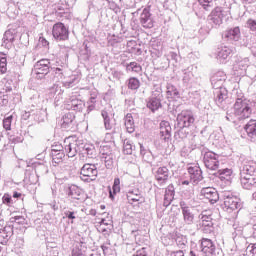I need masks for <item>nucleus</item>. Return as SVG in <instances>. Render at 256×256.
I'll use <instances>...</instances> for the list:
<instances>
[{"label":"nucleus","mask_w":256,"mask_h":256,"mask_svg":"<svg viewBox=\"0 0 256 256\" xmlns=\"http://www.w3.org/2000/svg\"><path fill=\"white\" fill-rule=\"evenodd\" d=\"M234 115L238 117L239 121H245V119H249L253 113V109L251 108V101L243 98H237L234 106Z\"/></svg>","instance_id":"f257e3e1"},{"label":"nucleus","mask_w":256,"mask_h":256,"mask_svg":"<svg viewBox=\"0 0 256 256\" xmlns=\"http://www.w3.org/2000/svg\"><path fill=\"white\" fill-rule=\"evenodd\" d=\"M241 184L244 189H251L256 185V167L251 164H246L241 174Z\"/></svg>","instance_id":"f03ea898"},{"label":"nucleus","mask_w":256,"mask_h":256,"mask_svg":"<svg viewBox=\"0 0 256 256\" xmlns=\"http://www.w3.org/2000/svg\"><path fill=\"white\" fill-rule=\"evenodd\" d=\"M80 175L82 181H86V183H91V181H95V179H97L99 171L97 170V166L87 163L84 164L81 168Z\"/></svg>","instance_id":"7ed1b4c3"},{"label":"nucleus","mask_w":256,"mask_h":256,"mask_svg":"<svg viewBox=\"0 0 256 256\" xmlns=\"http://www.w3.org/2000/svg\"><path fill=\"white\" fill-rule=\"evenodd\" d=\"M52 37L55 41H68L69 40V28L62 22H57L52 27Z\"/></svg>","instance_id":"20e7f679"},{"label":"nucleus","mask_w":256,"mask_h":256,"mask_svg":"<svg viewBox=\"0 0 256 256\" xmlns=\"http://www.w3.org/2000/svg\"><path fill=\"white\" fill-rule=\"evenodd\" d=\"M176 121L179 129H185V127H191L195 123V117L188 110H184L178 114Z\"/></svg>","instance_id":"39448f33"},{"label":"nucleus","mask_w":256,"mask_h":256,"mask_svg":"<svg viewBox=\"0 0 256 256\" xmlns=\"http://www.w3.org/2000/svg\"><path fill=\"white\" fill-rule=\"evenodd\" d=\"M203 161L205 167L210 171H217V169H219V159L217 157V154H215L214 152H206L204 154Z\"/></svg>","instance_id":"423d86ee"},{"label":"nucleus","mask_w":256,"mask_h":256,"mask_svg":"<svg viewBox=\"0 0 256 256\" xmlns=\"http://www.w3.org/2000/svg\"><path fill=\"white\" fill-rule=\"evenodd\" d=\"M224 209L226 211H237V209H241V199L234 195L225 196Z\"/></svg>","instance_id":"0eeeda50"},{"label":"nucleus","mask_w":256,"mask_h":256,"mask_svg":"<svg viewBox=\"0 0 256 256\" xmlns=\"http://www.w3.org/2000/svg\"><path fill=\"white\" fill-rule=\"evenodd\" d=\"M201 251L204 256H213L215 255V243L209 238L201 239Z\"/></svg>","instance_id":"6e6552de"},{"label":"nucleus","mask_w":256,"mask_h":256,"mask_svg":"<svg viewBox=\"0 0 256 256\" xmlns=\"http://www.w3.org/2000/svg\"><path fill=\"white\" fill-rule=\"evenodd\" d=\"M127 199L130 205H133V203H145V197L138 188L129 190L127 192Z\"/></svg>","instance_id":"1a4fd4ad"},{"label":"nucleus","mask_w":256,"mask_h":256,"mask_svg":"<svg viewBox=\"0 0 256 256\" xmlns=\"http://www.w3.org/2000/svg\"><path fill=\"white\" fill-rule=\"evenodd\" d=\"M222 37L226 41H239V39H241V28L236 26L234 28L225 30Z\"/></svg>","instance_id":"9d476101"},{"label":"nucleus","mask_w":256,"mask_h":256,"mask_svg":"<svg viewBox=\"0 0 256 256\" xmlns=\"http://www.w3.org/2000/svg\"><path fill=\"white\" fill-rule=\"evenodd\" d=\"M201 195L205 197V199H208L212 205L214 203H217L219 201V193H217V190L215 188L206 187L201 190Z\"/></svg>","instance_id":"9b49d317"},{"label":"nucleus","mask_w":256,"mask_h":256,"mask_svg":"<svg viewBox=\"0 0 256 256\" xmlns=\"http://www.w3.org/2000/svg\"><path fill=\"white\" fill-rule=\"evenodd\" d=\"M140 23L144 29H153V19L149 9L144 8L140 15Z\"/></svg>","instance_id":"f8f14e48"},{"label":"nucleus","mask_w":256,"mask_h":256,"mask_svg":"<svg viewBox=\"0 0 256 256\" xmlns=\"http://www.w3.org/2000/svg\"><path fill=\"white\" fill-rule=\"evenodd\" d=\"M49 65H51L49 59H42L38 61L34 66L36 75H47V73H49Z\"/></svg>","instance_id":"ddd939ff"},{"label":"nucleus","mask_w":256,"mask_h":256,"mask_svg":"<svg viewBox=\"0 0 256 256\" xmlns=\"http://www.w3.org/2000/svg\"><path fill=\"white\" fill-rule=\"evenodd\" d=\"M160 136L164 141H169L171 139V124L169 121L160 122Z\"/></svg>","instance_id":"4468645a"},{"label":"nucleus","mask_w":256,"mask_h":256,"mask_svg":"<svg viewBox=\"0 0 256 256\" xmlns=\"http://www.w3.org/2000/svg\"><path fill=\"white\" fill-rule=\"evenodd\" d=\"M224 17L225 14H223V8L219 6L215 7L210 14L211 21H213L215 25H221Z\"/></svg>","instance_id":"2eb2a0df"},{"label":"nucleus","mask_w":256,"mask_h":256,"mask_svg":"<svg viewBox=\"0 0 256 256\" xmlns=\"http://www.w3.org/2000/svg\"><path fill=\"white\" fill-rule=\"evenodd\" d=\"M155 179L159 183H166L169 179V169L165 166L159 167L155 173Z\"/></svg>","instance_id":"dca6fc26"},{"label":"nucleus","mask_w":256,"mask_h":256,"mask_svg":"<svg viewBox=\"0 0 256 256\" xmlns=\"http://www.w3.org/2000/svg\"><path fill=\"white\" fill-rule=\"evenodd\" d=\"M244 130L246 131L248 137L250 139H255L256 137V120L251 119L247 122V124L244 126Z\"/></svg>","instance_id":"f3484780"},{"label":"nucleus","mask_w":256,"mask_h":256,"mask_svg":"<svg viewBox=\"0 0 256 256\" xmlns=\"http://www.w3.org/2000/svg\"><path fill=\"white\" fill-rule=\"evenodd\" d=\"M218 177L221 181H227L228 183H231V180L233 179V169L226 168L219 170Z\"/></svg>","instance_id":"a211bd4d"},{"label":"nucleus","mask_w":256,"mask_h":256,"mask_svg":"<svg viewBox=\"0 0 256 256\" xmlns=\"http://www.w3.org/2000/svg\"><path fill=\"white\" fill-rule=\"evenodd\" d=\"M188 173H189L190 179H191V181H193V183H197V181H201L202 176H201V169H199V167H197V166L189 167Z\"/></svg>","instance_id":"6ab92c4d"},{"label":"nucleus","mask_w":256,"mask_h":256,"mask_svg":"<svg viewBox=\"0 0 256 256\" xmlns=\"http://www.w3.org/2000/svg\"><path fill=\"white\" fill-rule=\"evenodd\" d=\"M147 108L152 111V113H155V111H158L161 109V99L157 97H152L147 102Z\"/></svg>","instance_id":"aec40b11"},{"label":"nucleus","mask_w":256,"mask_h":256,"mask_svg":"<svg viewBox=\"0 0 256 256\" xmlns=\"http://www.w3.org/2000/svg\"><path fill=\"white\" fill-rule=\"evenodd\" d=\"M125 127L128 133H135V120H133V115L128 113L125 116Z\"/></svg>","instance_id":"412c9836"},{"label":"nucleus","mask_w":256,"mask_h":256,"mask_svg":"<svg viewBox=\"0 0 256 256\" xmlns=\"http://www.w3.org/2000/svg\"><path fill=\"white\" fill-rule=\"evenodd\" d=\"M70 195L72 199H76L77 201H83V199H85V193H83V190L77 186H74L70 190Z\"/></svg>","instance_id":"4be33fe9"},{"label":"nucleus","mask_w":256,"mask_h":256,"mask_svg":"<svg viewBox=\"0 0 256 256\" xmlns=\"http://www.w3.org/2000/svg\"><path fill=\"white\" fill-rule=\"evenodd\" d=\"M127 87L128 89H130V91H137V89L141 87V81L139 80V78L130 77L127 80Z\"/></svg>","instance_id":"5701e85b"},{"label":"nucleus","mask_w":256,"mask_h":256,"mask_svg":"<svg viewBox=\"0 0 256 256\" xmlns=\"http://www.w3.org/2000/svg\"><path fill=\"white\" fill-rule=\"evenodd\" d=\"M182 214L184 217V221L188 225H191V223H193V219H195V217L193 216V213H191V210L189 209L188 206H182Z\"/></svg>","instance_id":"b1692460"},{"label":"nucleus","mask_w":256,"mask_h":256,"mask_svg":"<svg viewBox=\"0 0 256 256\" xmlns=\"http://www.w3.org/2000/svg\"><path fill=\"white\" fill-rule=\"evenodd\" d=\"M0 73L5 75L7 73V54L0 52Z\"/></svg>","instance_id":"393cba45"},{"label":"nucleus","mask_w":256,"mask_h":256,"mask_svg":"<svg viewBox=\"0 0 256 256\" xmlns=\"http://www.w3.org/2000/svg\"><path fill=\"white\" fill-rule=\"evenodd\" d=\"M65 153H67L68 157H75V155H77V144L73 142L66 145Z\"/></svg>","instance_id":"a878e982"},{"label":"nucleus","mask_w":256,"mask_h":256,"mask_svg":"<svg viewBox=\"0 0 256 256\" xmlns=\"http://www.w3.org/2000/svg\"><path fill=\"white\" fill-rule=\"evenodd\" d=\"M121 192V180L119 178L114 179V184L112 186V191L110 190V198L113 199L114 195Z\"/></svg>","instance_id":"bb28decb"},{"label":"nucleus","mask_w":256,"mask_h":256,"mask_svg":"<svg viewBox=\"0 0 256 256\" xmlns=\"http://www.w3.org/2000/svg\"><path fill=\"white\" fill-rule=\"evenodd\" d=\"M207 212H204L201 217V225L202 227H213V218H211V215H207Z\"/></svg>","instance_id":"cd10ccee"},{"label":"nucleus","mask_w":256,"mask_h":256,"mask_svg":"<svg viewBox=\"0 0 256 256\" xmlns=\"http://www.w3.org/2000/svg\"><path fill=\"white\" fill-rule=\"evenodd\" d=\"M103 119H104V127L108 131H111L113 129V123H111V119H109V113L105 110L102 111L101 113Z\"/></svg>","instance_id":"c85d7f7f"},{"label":"nucleus","mask_w":256,"mask_h":256,"mask_svg":"<svg viewBox=\"0 0 256 256\" xmlns=\"http://www.w3.org/2000/svg\"><path fill=\"white\" fill-rule=\"evenodd\" d=\"M52 161L56 165H59V163H63V158L65 157V153L63 152H57L55 150H52Z\"/></svg>","instance_id":"c756f323"},{"label":"nucleus","mask_w":256,"mask_h":256,"mask_svg":"<svg viewBox=\"0 0 256 256\" xmlns=\"http://www.w3.org/2000/svg\"><path fill=\"white\" fill-rule=\"evenodd\" d=\"M126 69L128 71H132V73H141L143 71V67H141L137 62H130Z\"/></svg>","instance_id":"7c9ffc66"},{"label":"nucleus","mask_w":256,"mask_h":256,"mask_svg":"<svg viewBox=\"0 0 256 256\" xmlns=\"http://www.w3.org/2000/svg\"><path fill=\"white\" fill-rule=\"evenodd\" d=\"M244 256H256V243H250L246 247Z\"/></svg>","instance_id":"2f4dec72"},{"label":"nucleus","mask_w":256,"mask_h":256,"mask_svg":"<svg viewBox=\"0 0 256 256\" xmlns=\"http://www.w3.org/2000/svg\"><path fill=\"white\" fill-rule=\"evenodd\" d=\"M123 153L124 155H131V153H133V145H131V142L127 140L124 141Z\"/></svg>","instance_id":"473e14b6"},{"label":"nucleus","mask_w":256,"mask_h":256,"mask_svg":"<svg viewBox=\"0 0 256 256\" xmlns=\"http://www.w3.org/2000/svg\"><path fill=\"white\" fill-rule=\"evenodd\" d=\"M11 123H13V115L8 116L3 120V127L6 131H11Z\"/></svg>","instance_id":"72a5a7b5"},{"label":"nucleus","mask_w":256,"mask_h":256,"mask_svg":"<svg viewBox=\"0 0 256 256\" xmlns=\"http://www.w3.org/2000/svg\"><path fill=\"white\" fill-rule=\"evenodd\" d=\"M198 3L203 7L205 11H209L213 0H198Z\"/></svg>","instance_id":"f704fd0d"},{"label":"nucleus","mask_w":256,"mask_h":256,"mask_svg":"<svg viewBox=\"0 0 256 256\" xmlns=\"http://www.w3.org/2000/svg\"><path fill=\"white\" fill-rule=\"evenodd\" d=\"M231 55V50L224 48L218 52L219 59H227Z\"/></svg>","instance_id":"c9c22d12"},{"label":"nucleus","mask_w":256,"mask_h":256,"mask_svg":"<svg viewBox=\"0 0 256 256\" xmlns=\"http://www.w3.org/2000/svg\"><path fill=\"white\" fill-rule=\"evenodd\" d=\"M11 237V232L7 231V228L0 229V239L7 241Z\"/></svg>","instance_id":"e433bc0d"},{"label":"nucleus","mask_w":256,"mask_h":256,"mask_svg":"<svg viewBox=\"0 0 256 256\" xmlns=\"http://www.w3.org/2000/svg\"><path fill=\"white\" fill-rule=\"evenodd\" d=\"M167 95L171 97H179V90L175 87L168 88Z\"/></svg>","instance_id":"4c0bfd02"},{"label":"nucleus","mask_w":256,"mask_h":256,"mask_svg":"<svg viewBox=\"0 0 256 256\" xmlns=\"http://www.w3.org/2000/svg\"><path fill=\"white\" fill-rule=\"evenodd\" d=\"M11 202H12L11 195L4 194V196L2 197V203L9 207V205H11Z\"/></svg>","instance_id":"58836bf2"},{"label":"nucleus","mask_w":256,"mask_h":256,"mask_svg":"<svg viewBox=\"0 0 256 256\" xmlns=\"http://www.w3.org/2000/svg\"><path fill=\"white\" fill-rule=\"evenodd\" d=\"M133 256H149V253L147 252V248L143 247L137 250Z\"/></svg>","instance_id":"ea45409f"},{"label":"nucleus","mask_w":256,"mask_h":256,"mask_svg":"<svg viewBox=\"0 0 256 256\" xmlns=\"http://www.w3.org/2000/svg\"><path fill=\"white\" fill-rule=\"evenodd\" d=\"M247 25H248L250 31H256V20L248 19Z\"/></svg>","instance_id":"a19ab883"},{"label":"nucleus","mask_w":256,"mask_h":256,"mask_svg":"<svg viewBox=\"0 0 256 256\" xmlns=\"http://www.w3.org/2000/svg\"><path fill=\"white\" fill-rule=\"evenodd\" d=\"M65 216L68 219H75V212L68 211V212L65 213Z\"/></svg>","instance_id":"79ce46f5"},{"label":"nucleus","mask_w":256,"mask_h":256,"mask_svg":"<svg viewBox=\"0 0 256 256\" xmlns=\"http://www.w3.org/2000/svg\"><path fill=\"white\" fill-rule=\"evenodd\" d=\"M104 225H105V220H102V221L100 222V225H99V231H100L101 233H105V231H107V229L103 228Z\"/></svg>","instance_id":"37998d69"},{"label":"nucleus","mask_w":256,"mask_h":256,"mask_svg":"<svg viewBox=\"0 0 256 256\" xmlns=\"http://www.w3.org/2000/svg\"><path fill=\"white\" fill-rule=\"evenodd\" d=\"M40 41H41L42 45H44V47H49V41H47V39L40 38Z\"/></svg>","instance_id":"c03bdc74"},{"label":"nucleus","mask_w":256,"mask_h":256,"mask_svg":"<svg viewBox=\"0 0 256 256\" xmlns=\"http://www.w3.org/2000/svg\"><path fill=\"white\" fill-rule=\"evenodd\" d=\"M19 219H23V216H14L11 218V223H15L16 221H19Z\"/></svg>","instance_id":"a18cd8bd"},{"label":"nucleus","mask_w":256,"mask_h":256,"mask_svg":"<svg viewBox=\"0 0 256 256\" xmlns=\"http://www.w3.org/2000/svg\"><path fill=\"white\" fill-rule=\"evenodd\" d=\"M72 256H84V255H83V252H81V250H79L77 252L73 251Z\"/></svg>","instance_id":"49530a36"},{"label":"nucleus","mask_w":256,"mask_h":256,"mask_svg":"<svg viewBox=\"0 0 256 256\" xmlns=\"http://www.w3.org/2000/svg\"><path fill=\"white\" fill-rule=\"evenodd\" d=\"M174 256H185V253H183L182 250L174 252Z\"/></svg>","instance_id":"de8ad7c7"},{"label":"nucleus","mask_w":256,"mask_h":256,"mask_svg":"<svg viewBox=\"0 0 256 256\" xmlns=\"http://www.w3.org/2000/svg\"><path fill=\"white\" fill-rule=\"evenodd\" d=\"M13 197H14V199H19V197H21V193H19V192H14V193H13Z\"/></svg>","instance_id":"09e8293b"},{"label":"nucleus","mask_w":256,"mask_h":256,"mask_svg":"<svg viewBox=\"0 0 256 256\" xmlns=\"http://www.w3.org/2000/svg\"><path fill=\"white\" fill-rule=\"evenodd\" d=\"M253 234H252V237L254 238V239H256V224L253 226Z\"/></svg>","instance_id":"8fccbe9b"},{"label":"nucleus","mask_w":256,"mask_h":256,"mask_svg":"<svg viewBox=\"0 0 256 256\" xmlns=\"http://www.w3.org/2000/svg\"><path fill=\"white\" fill-rule=\"evenodd\" d=\"M182 185H189V181H187V180L183 181Z\"/></svg>","instance_id":"3c124183"}]
</instances>
